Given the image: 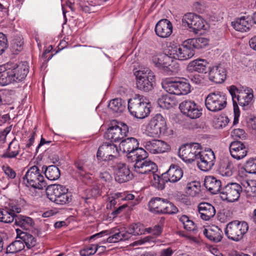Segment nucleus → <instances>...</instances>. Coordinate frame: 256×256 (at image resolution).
<instances>
[{
  "instance_id": "1",
  "label": "nucleus",
  "mask_w": 256,
  "mask_h": 256,
  "mask_svg": "<svg viewBox=\"0 0 256 256\" xmlns=\"http://www.w3.org/2000/svg\"><path fill=\"white\" fill-rule=\"evenodd\" d=\"M28 72L26 62L18 64L8 63L0 66V86H4L14 82L22 80Z\"/></svg>"
},
{
  "instance_id": "2",
  "label": "nucleus",
  "mask_w": 256,
  "mask_h": 256,
  "mask_svg": "<svg viewBox=\"0 0 256 256\" xmlns=\"http://www.w3.org/2000/svg\"><path fill=\"white\" fill-rule=\"evenodd\" d=\"M228 90L232 98L234 112V124H236L238 123L239 116V114L236 116V112H239L238 104L242 107L248 106L254 97L253 90L248 88H238L234 85L230 86Z\"/></svg>"
},
{
  "instance_id": "3",
  "label": "nucleus",
  "mask_w": 256,
  "mask_h": 256,
  "mask_svg": "<svg viewBox=\"0 0 256 256\" xmlns=\"http://www.w3.org/2000/svg\"><path fill=\"white\" fill-rule=\"evenodd\" d=\"M137 156L132 160L135 162L134 166V172L141 174L149 176L152 172H156L158 170L156 164L146 160L148 153L145 150H140L136 154Z\"/></svg>"
},
{
  "instance_id": "4",
  "label": "nucleus",
  "mask_w": 256,
  "mask_h": 256,
  "mask_svg": "<svg viewBox=\"0 0 256 256\" xmlns=\"http://www.w3.org/2000/svg\"><path fill=\"white\" fill-rule=\"evenodd\" d=\"M248 230V225L244 221L234 220L228 223L224 233L228 239L234 242L242 240Z\"/></svg>"
},
{
  "instance_id": "5",
  "label": "nucleus",
  "mask_w": 256,
  "mask_h": 256,
  "mask_svg": "<svg viewBox=\"0 0 256 256\" xmlns=\"http://www.w3.org/2000/svg\"><path fill=\"white\" fill-rule=\"evenodd\" d=\"M145 99L142 96L137 95L128 100V108L132 115L138 118H144L148 116L150 110Z\"/></svg>"
},
{
  "instance_id": "6",
  "label": "nucleus",
  "mask_w": 256,
  "mask_h": 256,
  "mask_svg": "<svg viewBox=\"0 0 256 256\" xmlns=\"http://www.w3.org/2000/svg\"><path fill=\"white\" fill-rule=\"evenodd\" d=\"M24 182L28 186L38 190H43L46 187V182L43 175L38 166H34L28 169L23 177Z\"/></svg>"
},
{
  "instance_id": "7",
  "label": "nucleus",
  "mask_w": 256,
  "mask_h": 256,
  "mask_svg": "<svg viewBox=\"0 0 256 256\" xmlns=\"http://www.w3.org/2000/svg\"><path fill=\"white\" fill-rule=\"evenodd\" d=\"M227 104L226 94L220 92L210 93L205 98L206 108L212 112H218L224 109Z\"/></svg>"
},
{
  "instance_id": "8",
  "label": "nucleus",
  "mask_w": 256,
  "mask_h": 256,
  "mask_svg": "<svg viewBox=\"0 0 256 256\" xmlns=\"http://www.w3.org/2000/svg\"><path fill=\"white\" fill-rule=\"evenodd\" d=\"M137 88L144 92H149L153 88L155 76L148 68L139 70L136 72Z\"/></svg>"
},
{
  "instance_id": "9",
  "label": "nucleus",
  "mask_w": 256,
  "mask_h": 256,
  "mask_svg": "<svg viewBox=\"0 0 256 256\" xmlns=\"http://www.w3.org/2000/svg\"><path fill=\"white\" fill-rule=\"evenodd\" d=\"M200 150L201 146L200 144H187L180 148L178 154L184 161L190 163L197 160Z\"/></svg>"
},
{
  "instance_id": "10",
  "label": "nucleus",
  "mask_w": 256,
  "mask_h": 256,
  "mask_svg": "<svg viewBox=\"0 0 256 256\" xmlns=\"http://www.w3.org/2000/svg\"><path fill=\"white\" fill-rule=\"evenodd\" d=\"M170 54L180 60H186L192 58L194 55V51L188 40L184 41L179 46H171Z\"/></svg>"
},
{
  "instance_id": "11",
  "label": "nucleus",
  "mask_w": 256,
  "mask_h": 256,
  "mask_svg": "<svg viewBox=\"0 0 256 256\" xmlns=\"http://www.w3.org/2000/svg\"><path fill=\"white\" fill-rule=\"evenodd\" d=\"M152 61L156 67L166 68L172 72H177L180 70V66L176 62L166 54L154 56L152 57Z\"/></svg>"
},
{
  "instance_id": "12",
  "label": "nucleus",
  "mask_w": 256,
  "mask_h": 256,
  "mask_svg": "<svg viewBox=\"0 0 256 256\" xmlns=\"http://www.w3.org/2000/svg\"><path fill=\"white\" fill-rule=\"evenodd\" d=\"M128 132V126L123 122H118L117 124L110 127L104 134L106 138L112 142H117L122 140Z\"/></svg>"
},
{
  "instance_id": "13",
  "label": "nucleus",
  "mask_w": 256,
  "mask_h": 256,
  "mask_svg": "<svg viewBox=\"0 0 256 256\" xmlns=\"http://www.w3.org/2000/svg\"><path fill=\"white\" fill-rule=\"evenodd\" d=\"M166 128L165 118L162 114H157L150 121L147 130L151 136L158 137L164 134Z\"/></svg>"
},
{
  "instance_id": "14",
  "label": "nucleus",
  "mask_w": 256,
  "mask_h": 256,
  "mask_svg": "<svg viewBox=\"0 0 256 256\" xmlns=\"http://www.w3.org/2000/svg\"><path fill=\"white\" fill-rule=\"evenodd\" d=\"M242 192L240 184L236 182L228 183L222 188L220 194L222 198L229 202H234L238 200Z\"/></svg>"
},
{
  "instance_id": "15",
  "label": "nucleus",
  "mask_w": 256,
  "mask_h": 256,
  "mask_svg": "<svg viewBox=\"0 0 256 256\" xmlns=\"http://www.w3.org/2000/svg\"><path fill=\"white\" fill-rule=\"evenodd\" d=\"M138 142L134 138H128L123 139L119 144V150L122 153H126L128 158L134 160L137 154H136L140 150H144L142 148H138Z\"/></svg>"
},
{
  "instance_id": "16",
  "label": "nucleus",
  "mask_w": 256,
  "mask_h": 256,
  "mask_svg": "<svg viewBox=\"0 0 256 256\" xmlns=\"http://www.w3.org/2000/svg\"><path fill=\"white\" fill-rule=\"evenodd\" d=\"M182 24L192 29L195 34H198L200 30L204 29V21L199 16L193 13H188L184 16Z\"/></svg>"
},
{
  "instance_id": "17",
  "label": "nucleus",
  "mask_w": 256,
  "mask_h": 256,
  "mask_svg": "<svg viewBox=\"0 0 256 256\" xmlns=\"http://www.w3.org/2000/svg\"><path fill=\"white\" fill-rule=\"evenodd\" d=\"M215 156L212 150H200L197 158L198 168L202 171L207 172L212 169L214 165Z\"/></svg>"
},
{
  "instance_id": "18",
  "label": "nucleus",
  "mask_w": 256,
  "mask_h": 256,
  "mask_svg": "<svg viewBox=\"0 0 256 256\" xmlns=\"http://www.w3.org/2000/svg\"><path fill=\"white\" fill-rule=\"evenodd\" d=\"M181 112L192 119L198 118L202 114L198 104L192 100H184L179 106Z\"/></svg>"
},
{
  "instance_id": "19",
  "label": "nucleus",
  "mask_w": 256,
  "mask_h": 256,
  "mask_svg": "<svg viewBox=\"0 0 256 256\" xmlns=\"http://www.w3.org/2000/svg\"><path fill=\"white\" fill-rule=\"evenodd\" d=\"M226 70L224 64H220L209 68L208 78L216 84H222L226 78Z\"/></svg>"
},
{
  "instance_id": "20",
  "label": "nucleus",
  "mask_w": 256,
  "mask_h": 256,
  "mask_svg": "<svg viewBox=\"0 0 256 256\" xmlns=\"http://www.w3.org/2000/svg\"><path fill=\"white\" fill-rule=\"evenodd\" d=\"M144 147L148 151L153 154L164 153L170 148L166 142L158 140L146 142Z\"/></svg>"
},
{
  "instance_id": "21",
  "label": "nucleus",
  "mask_w": 256,
  "mask_h": 256,
  "mask_svg": "<svg viewBox=\"0 0 256 256\" xmlns=\"http://www.w3.org/2000/svg\"><path fill=\"white\" fill-rule=\"evenodd\" d=\"M182 170L178 165L171 164L168 170L162 174L166 182L175 183L179 181L182 177Z\"/></svg>"
},
{
  "instance_id": "22",
  "label": "nucleus",
  "mask_w": 256,
  "mask_h": 256,
  "mask_svg": "<svg viewBox=\"0 0 256 256\" xmlns=\"http://www.w3.org/2000/svg\"><path fill=\"white\" fill-rule=\"evenodd\" d=\"M173 26L171 22L167 19L159 20L156 25V34L162 38H168L172 34Z\"/></svg>"
},
{
  "instance_id": "23",
  "label": "nucleus",
  "mask_w": 256,
  "mask_h": 256,
  "mask_svg": "<svg viewBox=\"0 0 256 256\" xmlns=\"http://www.w3.org/2000/svg\"><path fill=\"white\" fill-rule=\"evenodd\" d=\"M116 146L111 143L105 142L101 145L97 152V157L106 160L113 157V154L118 152Z\"/></svg>"
},
{
  "instance_id": "24",
  "label": "nucleus",
  "mask_w": 256,
  "mask_h": 256,
  "mask_svg": "<svg viewBox=\"0 0 256 256\" xmlns=\"http://www.w3.org/2000/svg\"><path fill=\"white\" fill-rule=\"evenodd\" d=\"M116 180L123 183L130 180L132 177L130 170L126 165L122 162L117 164L116 166Z\"/></svg>"
},
{
  "instance_id": "25",
  "label": "nucleus",
  "mask_w": 256,
  "mask_h": 256,
  "mask_svg": "<svg viewBox=\"0 0 256 256\" xmlns=\"http://www.w3.org/2000/svg\"><path fill=\"white\" fill-rule=\"evenodd\" d=\"M230 152L234 158L240 160L246 156L248 149L241 142L234 141L230 144Z\"/></svg>"
},
{
  "instance_id": "26",
  "label": "nucleus",
  "mask_w": 256,
  "mask_h": 256,
  "mask_svg": "<svg viewBox=\"0 0 256 256\" xmlns=\"http://www.w3.org/2000/svg\"><path fill=\"white\" fill-rule=\"evenodd\" d=\"M208 62L202 58H198L190 62L187 66L186 69L190 72H197L206 74Z\"/></svg>"
},
{
  "instance_id": "27",
  "label": "nucleus",
  "mask_w": 256,
  "mask_h": 256,
  "mask_svg": "<svg viewBox=\"0 0 256 256\" xmlns=\"http://www.w3.org/2000/svg\"><path fill=\"white\" fill-rule=\"evenodd\" d=\"M16 238L20 239L22 241L24 247L30 250L34 248L38 242L37 240L32 234L25 232H22L19 229L16 230Z\"/></svg>"
},
{
  "instance_id": "28",
  "label": "nucleus",
  "mask_w": 256,
  "mask_h": 256,
  "mask_svg": "<svg viewBox=\"0 0 256 256\" xmlns=\"http://www.w3.org/2000/svg\"><path fill=\"white\" fill-rule=\"evenodd\" d=\"M198 210L200 218L204 220H208L216 214V210L213 206L208 202H201L198 206Z\"/></svg>"
},
{
  "instance_id": "29",
  "label": "nucleus",
  "mask_w": 256,
  "mask_h": 256,
  "mask_svg": "<svg viewBox=\"0 0 256 256\" xmlns=\"http://www.w3.org/2000/svg\"><path fill=\"white\" fill-rule=\"evenodd\" d=\"M203 234L209 240L218 242H220L222 238V232L217 226H212L203 230Z\"/></svg>"
},
{
  "instance_id": "30",
  "label": "nucleus",
  "mask_w": 256,
  "mask_h": 256,
  "mask_svg": "<svg viewBox=\"0 0 256 256\" xmlns=\"http://www.w3.org/2000/svg\"><path fill=\"white\" fill-rule=\"evenodd\" d=\"M206 188L212 194H220L222 183L220 180L213 176H207L204 182Z\"/></svg>"
},
{
  "instance_id": "31",
  "label": "nucleus",
  "mask_w": 256,
  "mask_h": 256,
  "mask_svg": "<svg viewBox=\"0 0 256 256\" xmlns=\"http://www.w3.org/2000/svg\"><path fill=\"white\" fill-rule=\"evenodd\" d=\"M20 152V144L18 140L14 138L9 144L6 151L2 155V158H12L19 154Z\"/></svg>"
},
{
  "instance_id": "32",
  "label": "nucleus",
  "mask_w": 256,
  "mask_h": 256,
  "mask_svg": "<svg viewBox=\"0 0 256 256\" xmlns=\"http://www.w3.org/2000/svg\"><path fill=\"white\" fill-rule=\"evenodd\" d=\"M15 224L25 230L32 228L35 225L34 222L32 218L22 215L16 218Z\"/></svg>"
},
{
  "instance_id": "33",
  "label": "nucleus",
  "mask_w": 256,
  "mask_h": 256,
  "mask_svg": "<svg viewBox=\"0 0 256 256\" xmlns=\"http://www.w3.org/2000/svg\"><path fill=\"white\" fill-rule=\"evenodd\" d=\"M158 104L162 108L169 109L176 106L178 102L174 96L166 94L158 99Z\"/></svg>"
},
{
  "instance_id": "34",
  "label": "nucleus",
  "mask_w": 256,
  "mask_h": 256,
  "mask_svg": "<svg viewBox=\"0 0 256 256\" xmlns=\"http://www.w3.org/2000/svg\"><path fill=\"white\" fill-rule=\"evenodd\" d=\"M244 16L236 19L232 22V26L236 30L244 32L249 30L251 25Z\"/></svg>"
},
{
  "instance_id": "35",
  "label": "nucleus",
  "mask_w": 256,
  "mask_h": 256,
  "mask_svg": "<svg viewBox=\"0 0 256 256\" xmlns=\"http://www.w3.org/2000/svg\"><path fill=\"white\" fill-rule=\"evenodd\" d=\"M234 166L231 162L228 160L221 162L220 164L218 171L224 176H230L233 174Z\"/></svg>"
},
{
  "instance_id": "36",
  "label": "nucleus",
  "mask_w": 256,
  "mask_h": 256,
  "mask_svg": "<svg viewBox=\"0 0 256 256\" xmlns=\"http://www.w3.org/2000/svg\"><path fill=\"white\" fill-rule=\"evenodd\" d=\"M163 88L170 94L178 95V82L170 79L165 80L162 84Z\"/></svg>"
},
{
  "instance_id": "37",
  "label": "nucleus",
  "mask_w": 256,
  "mask_h": 256,
  "mask_svg": "<svg viewBox=\"0 0 256 256\" xmlns=\"http://www.w3.org/2000/svg\"><path fill=\"white\" fill-rule=\"evenodd\" d=\"M44 174L46 178L50 180H55L60 177V170L56 166L52 165L46 168Z\"/></svg>"
},
{
  "instance_id": "38",
  "label": "nucleus",
  "mask_w": 256,
  "mask_h": 256,
  "mask_svg": "<svg viewBox=\"0 0 256 256\" xmlns=\"http://www.w3.org/2000/svg\"><path fill=\"white\" fill-rule=\"evenodd\" d=\"M180 222L182 224L184 228L188 231L194 232L196 230V226L194 222L186 215L178 216Z\"/></svg>"
},
{
  "instance_id": "39",
  "label": "nucleus",
  "mask_w": 256,
  "mask_h": 256,
  "mask_svg": "<svg viewBox=\"0 0 256 256\" xmlns=\"http://www.w3.org/2000/svg\"><path fill=\"white\" fill-rule=\"evenodd\" d=\"M63 188V186L60 184H52L46 188V195L48 199L52 202L58 196V193Z\"/></svg>"
},
{
  "instance_id": "40",
  "label": "nucleus",
  "mask_w": 256,
  "mask_h": 256,
  "mask_svg": "<svg viewBox=\"0 0 256 256\" xmlns=\"http://www.w3.org/2000/svg\"><path fill=\"white\" fill-rule=\"evenodd\" d=\"M192 48L201 49L204 48L208 44V40L204 38H198L188 40Z\"/></svg>"
},
{
  "instance_id": "41",
  "label": "nucleus",
  "mask_w": 256,
  "mask_h": 256,
  "mask_svg": "<svg viewBox=\"0 0 256 256\" xmlns=\"http://www.w3.org/2000/svg\"><path fill=\"white\" fill-rule=\"evenodd\" d=\"M200 184L199 182L194 181L188 184L186 187V192L192 196H195L200 192Z\"/></svg>"
},
{
  "instance_id": "42",
  "label": "nucleus",
  "mask_w": 256,
  "mask_h": 256,
  "mask_svg": "<svg viewBox=\"0 0 256 256\" xmlns=\"http://www.w3.org/2000/svg\"><path fill=\"white\" fill-rule=\"evenodd\" d=\"M24 248V245L20 239L16 240L10 244L6 248L7 254H14L20 252Z\"/></svg>"
},
{
  "instance_id": "43",
  "label": "nucleus",
  "mask_w": 256,
  "mask_h": 256,
  "mask_svg": "<svg viewBox=\"0 0 256 256\" xmlns=\"http://www.w3.org/2000/svg\"><path fill=\"white\" fill-rule=\"evenodd\" d=\"M130 238V236L128 232L124 231L119 232L109 236L107 238L106 242L109 243H114L119 241L128 240Z\"/></svg>"
},
{
  "instance_id": "44",
  "label": "nucleus",
  "mask_w": 256,
  "mask_h": 256,
  "mask_svg": "<svg viewBox=\"0 0 256 256\" xmlns=\"http://www.w3.org/2000/svg\"><path fill=\"white\" fill-rule=\"evenodd\" d=\"M108 108L114 112L120 113L124 110L125 106L121 99L115 98L110 101Z\"/></svg>"
},
{
  "instance_id": "45",
  "label": "nucleus",
  "mask_w": 256,
  "mask_h": 256,
  "mask_svg": "<svg viewBox=\"0 0 256 256\" xmlns=\"http://www.w3.org/2000/svg\"><path fill=\"white\" fill-rule=\"evenodd\" d=\"M148 178L150 179L152 184L158 190H162L164 188L165 180L162 179L160 176L156 174L155 172H152Z\"/></svg>"
},
{
  "instance_id": "46",
  "label": "nucleus",
  "mask_w": 256,
  "mask_h": 256,
  "mask_svg": "<svg viewBox=\"0 0 256 256\" xmlns=\"http://www.w3.org/2000/svg\"><path fill=\"white\" fill-rule=\"evenodd\" d=\"M177 82L178 96L186 94L190 92V86L186 80L182 78Z\"/></svg>"
},
{
  "instance_id": "47",
  "label": "nucleus",
  "mask_w": 256,
  "mask_h": 256,
  "mask_svg": "<svg viewBox=\"0 0 256 256\" xmlns=\"http://www.w3.org/2000/svg\"><path fill=\"white\" fill-rule=\"evenodd\" d=\"M162 203V198H155L152 199L148 203L150 210L155 214H160L162 209L160 208Z\"/></svg>"
},
{
  "instance_id": "48",
  "label": "nucleus",
  "mask_w": 256,
  "mask_h": 256,
  "mask_svg": "<svg viewBox=\"0 0 256 256\" xmlns=\"http://www.w3.org/2000/svg\"><path fill=\"white\" fill-rule=\"evenodd\" d=\"M244 192L247 198L256 196V186L253 181L246 182L244 184Z\"/></svg>"
},
{
  "instance_id": "49",
  "label": "nucleus",
  "mask_w": 256,
  "mask_h": 256,
  "mask_svg": "<svg viewBox=\"0 0 256 256\" xmlns=\"http://www.w3.org/2000/svg\"><path fill=\"white\" fill-rule=\"evenodd\" d=\"M14 218V213L10 212L7 208L1 209V217L0 222L4 223H10Z\"/></svg>"
},
{
  "instance_id": "50",
  "label": "nucleus",
  "mask_w": 256,
  "mask_h": 256,
  "mask_svg": "<svg viewBox=\"0 0 256 256\" xmlns=\"http://www.w3.org/2000/svg\"><path fill=\"white\" fill-rule=\"evenodd\" d=\"M24 41L20 37L16 38L12 40L11 49L14 54H18L23 49Z\"/></svg>"
},
{
  "instance_id": "51",
  "label": "nucleus",
  "mask_w": 256,
  "mask_h": 256,
  "mask_svg": "<svg viewBox=\"0 0 256 256\" xmlns=\"http://www.w3.org/2000/svg\"><path fill=\"white\" fill-rule=\"evenodd\" d=\"M104 248V246H99L98 245H90L84 248L80 251L81 256H90L94 254L97 251L98 248Z\"/></svg>"
},
{
  "instance_id": "52",
  "label": "nucleus",
  "mask_w": 256,
  "mask_h": 256,
  "mask_svg": "<svg viewBox=\"0 0 256 256\" xmlns=\"http://www.w3.org/2000/svg\"><path fill=\"white\" fill-rule=\"evenodd\" d=\"M246 172L249 174H256V158H250L244 164Z\"/></svg>"
},
{
  "instance_id": "53",
  "label": "nucleus",
  "mask_w": 256,
  "mask_h": 256,
  "mask_svg": "<svg viewBox=\"0 0 256 256\" xmlns=\"http://www.w3.org/2000/svg\"><path fill=\"white\" fill-rule=\"evenodd\" d=\"M127 232L129 233L130 236V234L136 236L142 234L144 233L142 230V225L140 223L130 225Z\"/></svg>"
},
{
  "instance_id": "54",
  "label": "nucleus",
  "mask_w": 256,
  "mask_h": 256,
  "mask_svg": "<svg viewBox=\"0 0 256 256\" xmlns=\"http://www.w3.org/2000/svg\"><path fill=\"white\" fill-rule=\"evenodd\" d=\"M71 200V196L66 192L59 197L58 196L56 200H54L52 202L58 204L62 205L68 203Z\"/></svg>"
},
{
  "instance_id": "55",
  "label": "nucleus",
  "mask_w": 256,
  "mask_h": 256,
  "mask_svg": "<svg viewBox=\"0 0 256 256\" xmlns=\"http://www.w3.org/2000/svg\"><path fill=\"white\" fill-rule=\"evenodd\" d=\"M164 214H176L178 212L177 208L172 202L168 201L166 202Z\"/></svg>"
},
{
  "instance_id": "56",
  "label": "nucleus",
  "mask_w": 256,
  "mask_h": 256,
  "mask_svg": "<svg viewBox=\"0 0 256 256\" xmlns=\"http://www.w3.org/2000/svg\"><path fill=\"white\" fill-rule=\"evenodd\" d=\"M153 238L151 236H146L138 240L131 244L132 246H142L150 242H153Z\"/></svg>"
},
{
  "instance_id": "57",
  "label": "nucleus",
  "mask_w": 256,
  "mask_h": 256,
  "mask_svg": "<svg viewBox=\"0 0 256 256\" xmlns=\"http://www.w3.org/2000/svg\"><path fill=\"white\" fill-rule=\"evenodd\" d=\"M247 126L250 132L256 136V118H250L247 121Z\"/></svg>"
},
{
  "instance_id": "58",
  "label": "nucleus",
  "mask_w": 256,
  "mask_h": 256,
  "mask_svg": "<svg viewBox=\"0 0 256 256\" xmlns=\"http://www.w3.org/2000/svg\"><path fill=\"white\" fill-rule=\"evenodd\" d=\"M7 47L6 38L3 34L0 32V54L4 52Z\"/></svg>"
},
{
  "instance_id": "59",
  "label": "nucleus",
  "mask_w": 256,
  "mask_h": 256,
  "mask_svg": "<svg viewBox=\"0 0 256 256\" xmlns=\"http://www.w3.org/2000/svg\"><path fill=\"white\" fill-rule=\"evenodd\" d=\"M2 170L4 174L10 178H14L16 176V173L14 170L8 166H3Z\"/></svg>"
},
{
  "instance_id": "60",
  "label": "nucleus",
  "mask_w": 256,
  "mask_h": 256,
  "mask_svg": "<svg viewBox=\"0 0 256 256\" xmlns=\"http://www.w3.org/2000/svg\"><path fill=\"white\" fill-rule=\"evenodd\" d=\"M232 135L236 138H245L246 134L243 129L237 128L233 130Z\"/></svg>"
},
{
  "instance_id": "61",
  "label": "nucleus",
  "mask_w": 256,
  "mask_h": 256,
  "mask_svg": "<svg viewBox=\"0 0 256 256\" xmlns=\"http://www.w3.org/2000/svg\"><path fill=\"white\" fill-rule=\"evenodd\" d=\"M229 122V120L227 117H222L218 119V126L222 128H224Z\"/></svg>"
},
{
  "instance_id": "62",
  "label": "nucleus",
  "mask_w": 256,
  "mask_h": 256,
  "mask_svg": "<svg viewBox=\"0 0 256 256\" xmlns=\"http://www.w3.org/2000/svg\"><path fill=\"white\" fill-rule=\"evenodd\" d=\"M162 231V227L160 224H156L152 226V234L156 236H160Z\"/></svg>"
},
{
  "instance_id": "63",
  "label": "nucleus",
  "mask_w": 256,
  "mask_h": 256,
  "mask_svg": "<svg viewBox=\"0 0 256 256\" xmlns=\"http://www.w3.org/2000/svg\"><path fill=\"white\" fill-rule=\"evenodd\" d=\"M189 78L192 83L195 84H200L202 80V77L198 74L190 75L189 76Z\"/></svg>"
},
{
  "instance_id": "64",
  "label": "nucleus",
  "mask_w": 256,
  "mask_h": 256,
  "mask_svg": "<svg viewBox=\"0 0 256 256\" xmlns=\"http://www.w3.org/2000/svg\"><path fill=\"white\" fill-rule=\"evenodd\" d=\"M100 178L103 182H108L111 180V176L108 172H104L100 174Z\"/></svg>"
}]
</instances>
